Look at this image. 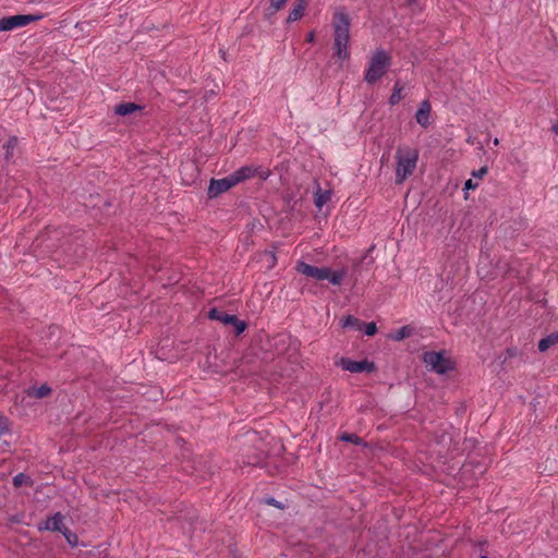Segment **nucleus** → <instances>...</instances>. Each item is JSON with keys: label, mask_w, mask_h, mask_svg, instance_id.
<instances>
[{"label": "nucleus", "mask_w": 558, "mask_h": 558, "mask_svg": "<svg viewBox=\"0 0 558 558\" xmlns=\"http://www.w3.org/2000/svg\"><path fill=\"white\" fill-rule=\"evenodd\" d=\"M295 270L299 274L308 278H313L317 281L327 280L332 286H340L348 274V269L345 267H342L340 269H331L329 267H316L303 260L296 262Z\"/></svg>", "instance_id": "1"}, {"label": "nucleus", "mask_w": 558, "mask_h": 558, "mask_svg": "<svg viewBox=\"0 0 558 558\" xmlns=\"http://www.w3.org/2000/svg\"><path fill=\"white\" fill-rule=\"evenodd\" d=\"M396 159V182L400 184L413 173L418 159V153L416 149L409 147L398 148Z\"/></svg>", "instance_id": "2"}, {"label": "nucleus", "mask_w": 558, "mask_h": 558, "mask_svg": "<svg viewBox=\"0 0 558 558\" xmlns=\"http://www.w3.org/2000/svg\"><path fill=\"white\" fill-rule=\"evenodd\" d=\"M391 65V57L383 49H377L369 59L368 66L365 71V81L374 84L380 80Z\"/></svg>", "instance_id": "3"}, {"label": "nucleus", "mask_w": 558, "mask_h": 558, "mask_svg": "<svg viewBox=\"0 0 558 558\" xmlns=\"http://www.w3.org/2000/svg\"><path fill=\"white\" fill-rule=\"evenodd\" d=\"M423 362L429 371L440 375L446 374L454 367L453 361L446 355L445 351H427L423 354Z\"/></svg>", "instance_id": "4"}, {"label": "nucleus", "mask_w": 558, "mask_h": 558, "mask_svg": "<svg viewBox=\"0 0 558 558\" xmlns=\"http://www.w3.org/2000/svg\"><path fill=\"white\" fill-rule=\"evenodd\" d=\"M350 16L343 10H338L333 13V41H350Z\"/></svg>", "instance_id": "5"}, {"label": "nucleus", "mask_w": 558, "mask_h": 558, "mask_svg": "<svg viewBox=\"0 0 558 558\" xmlns=\"http://www.w3.org/2000/svg\"><path fill=\"white\" fill-rule=\"evenodd\" d=\"M43 19L41 14H17L0 19V32L24 27Z\"/></svg>", "instance_id": "6"}, {"label": "nucleus", "mask_w": 558, "mask_h": 558, "mask_svg": "<svg viewBox=\"0 0 558 558\" xmlns=\"http://www.w3.org/2000/svg\"><path fill=\"white\" fill-rule=\"evenodd\" d=\"M231 178L235 185L242 183L251 178L258 177L262 180H266L269 177V172L262 167H256L253 165H246L234 172H232Z\"/></svg>", "instance_id": "7"}, {"label": "nucleus", "mask_w": 558, "mask_h": 558, "mask_svg": "<svg viewBox=\"0 0 558 558\" xmlns=\"http://www.w3.org/2000/svg\"><path fill=\"white\" fill-rule=\"evenodd\" d=\"M338 365L350 373H372L376 369L375 364L367 360L353 361L348 357H341Z\"/></svg>", "instance_id": "8"}, {"label": "nucleus", "mask_w": 558, "mask_h": 558, "mask_svg": "<svg viewBox=\"0 0 558 558\" xmlns=\"http://www.w3.org/2000/svg\"><path fill=\"white\" fill-rule=\"evenodd\" d=\"M233 186H235V184H234L231 175L229 174L228 177L222 178V179H218V180L211 179L207 193L210 198H215V197L219 196L220 194L229 191Z\"/></svg>", "instance_id": "9"}, {"label": "nucleus", "mask_w": 558, "mask_h": 558, "mask_svg": "<svg viewBox=\"0 0 558 558\" xmlns=\"http://www.w3.org/2000/svg\"><path fill=\"white\" fill-rule=\"evenodd\" d=\"M64 515L61 512H56L53 515L49 517L45 523L44 526H40V529H45L47 531L51 532H60L64 536H68L66 533L69 530L65 527L64 523ZM68 541H70L69 537H66Z\"/></svg>", "instance_id": "10"}, {"label": "nucleus", "mask_w": 558, "mask_h": 558, "mask_svg": "<svg viewBox=\"0 0 558 558\" xmlns=\"http://www.w3.org/2000/svg\"><path fill=\"white\" fill-rule=\"evenodd\" d=\"M429 114H430V104L428 100H424L418 110L416 111L415 119L416 122L422 128H427L429 125Z\"/></svg>", "instance_id": "11"}, {"label": "nucleus", "mask_w": 558, "mask_h": 558, "mask_svg": "<svg viewBox=\"0 0 558 558\" xmlns=\"http://www.w3.org/2000/svg\"><path fill=\"white\" fill-rule=\"evenodd\" d=\"M208 317L214 320H219L225 325H231V324H233V322L236 320L235 315L228 314L218 308H211L209 311Z\"/></svg>", "instance_id": "12"}, {"label": "nucleus", "mask_w": 558, "mask_h": 558, "mask_svg": "<svg viewBox=\"0 0 558 558\" xmlns=\"http://www.w3.org/2000/svg\"><path fill=\"white\" fill-rule=\"evenodd\" d=\"M306 2L305 0H296L293 9L289 12L288 22H295L303 16V12L305 10Z\"/></svg>", "instance_id": "13"}, {"label": "nucleus", "mask_w": 558, "mask_h": 558, "mask_svg": "<svg viewBox=\"0 0 558 558\" xmlns=\"http://www.w3.org/2000/svg\"><path fill=\"white\" fill-rule=\"evenodd\" d=\"M335 56L340 60H348L350 58L349 43L333 41Z\"/></svg>", "instance_id": "14"}, {"label": "nucleus", "mask_w": 558, "mask_h": 558, "mask_svg": "<svg viewBox=\"0 0 558 558\" xmlns=\"http://www.w3.org/2000/svg\"><path fill=\"white\" fill-rule=\"evenodd\" d=\"M487 173V167L483 166L477 171L473 172V178L469 179L465 182L464 189L465 190H475L478 185V180L483 178L484 174Z\"/></svg>", "instance_id": "15"}, {"label": "nucleus", "mask_w": 558, "mask_h": 558, "mask_svg": "<svg viewBox=\"0 0 558 558\" xmlns=\"http://www.w3.org/2000/svg\"><path fill=\"white\" fill-rule=\"evenodd\" d=\"M558 343V330L548 335L546 338H543L538 342V350L541 352L547 351L550 347Z\"/></svg>", "instance_id": "16"}, {"label": "nucleus", "mask_w": 558, "mask_h": 558, "mask_svg": "<svg viewBox=\"0 0 558 558\" xmlns=\"http://www.w3.org/2000/svg\"><path fill=\"white\" fill-rule=\"evenodd\" d=\"M140 109H141V107L133 102H123V104L116 106L114 112L119 116H128V114H131Z\"/></svg>", "instance_id": "17"}, {"label": "nucleus", "mask_w": 558, "mask_h": 558, "mask_svg": "<svg viewBox=\"0 0 558 558\" xmlns=\"http://www.w3.org/2000/svg\"><path fill=\"white\" fill-rule=\"evenodd\" d=\"M341 324H342L343 328H353L356 330H362L363 326H364V322H362L361 319H359L352 315H348V316L343 317L341 320Z\"/></svg>", "instance_id": "18"}, {"label": "nucleus", "mask_w": 558, "mask_h": 558, "mask_svg": "<svg viewBox=\"0 0 558 558\" xmlns=\"http://www.w3.org/2000/svg\"><path fill=\"white\" fill-rule=\"evenodd\" d=\"M50 392H51V388L47 384H44L40 387L32 388L28 391V396L35 397L37 399H43V398L48 397L50 395Z\"/></svg>", "instance_id": "19"}, {"label": "nucleus", "mask_w": 558, "mask_h": 558, "mask_svg": "<svg viewBox=\"0 0 558 558\" xmlns=\"http://www.w3.org/2000/svg\"><path fill=\"white\" fill-rule=\"evenodd\" d=\"M331 193L329 191H322V189H318L315 193V206L317 208H322L327 202L330 201Z\"/></svg>", "instance_id": "20"}, {"label": "nucleus", "mask_w": 558, "mask_h": 558, "mask_svg": "<svg viewBox=\"0 0 558 558\" xmlns=\"http://www.w3.org/2000/svg\"><path fill=\"white\" fill-rule=\"evenodd\" d=\"M413 329L410 326H403L398 329L396 332L390 335V338L395 341H401L405 338H409L412 335Z\"/></svg>", "instance_id": "21"}, {"label": "nucleus", "mask_w": 558, "mask_h": 558, "mask_svg": "<svg viewBox=\"0 0 558 558\" xmlns=\"http://www.w3.org/2000/svg\"><path fill=\"white\" fill-rule=\"evenodd\" d=\"M13 485L15 487H21L23 485L32 486L33 485V481H32V478L28 475H26L24 473H19V474H16L13 477Z\"/></svg>", "instance_id": "22"}, {"label": "nucleus", "mask_w": 558, "mask_h": 558, "mask_svg": "<svg viewBox=\"0 0 558 558\" xmlns=\"http://www.w3.org/2000/svg\"><path fill=\"white\" fill-rule=\"evenodd\" d=\"M17 145V138L11 137L7 141V143L3 145V148L5 149V158L9 159L13 156V151Z\"/></svg>", "instance_id": "23"}, {"label": "nucleus", "mask_w": 558, "mask_h": 558, "mask_svg": "<svg viewBox=\"0 0 558 558\" xmlns=\"http://www.w3.org/2000/svg\"><path fill=\"white\" fill-rule=\"evenodd\" d=\"M287 0H270L269 8L267 9V15H272L283 8Z\"/></svg>", "instance_id": "24"}, {"label": "nucleus", "mask_w": 558, "mask_h": 558, "mask_svg": "<svg viewBox=\"0 0 558 558\" xmlns=\"http://www.w3.org/2000/svg\"><path fill=\"white\" fill-rule=\"evenodd\" d=\"M401 92H402V87L399 85V83H396L395 86H393V92L389 98V104L390 105H397L402 96H401Z\"/></svg>", "instance_id": "25"}, {"label": "nucleus", "mask_w": 558, "mask_h": 558, "mask_svg": "<svg viewBox=\"0 0 558 558\" xmlns=\"http://www.w3.org/2000/svg\"><path fill=\"white\" fill-rule=\"evenodd\" d=\"M364 332L367 335V336H374L376 332H377V326L374 322L372 323H364Z\"/></svg>", "instance_id": "26"}, {"label": "nucleus", "mask_w": 558, "mask_h": 558, "mask_svg": "<svg viewBox=\"0 0 558 558\" xmlns=\"http://www.w3.org/2000/svg\"><path fill=\"white\" fill-rule=\"evenodd\" d=\"M235 328V333L241 335L246 329V324L240 319L236 318L235 322L232 324Z\"/></svg>", "instance_id": "27"}, {"label": "nucleus", "mask_w": 558, "mask_h": 558, "mask_svg": "<svg viewBox=\"0 0 558 558\" xmlns=\"http://www.w3.org/2000/svg\"><path fill=\"white\" fill-rule=\"evenodd\" d=\"M342 440L350 441L353 444H360L361 438L354 434H345L341 437Z\"/></svg>", "instance_id": "28"}, {"label": "nucleus", "mask_w": 558, "mask_h": 558, "mask_svg": "<svg viewBox=\"0 0 558 558\" xmlns=\"http://www.w3.org/2000/svg\"><path fill=\"white\" fill-rule=\"evenodd\" d=\"M9 430L8 420L0 414V434H4Z\"/></svg>", "instance_id": "29"}, {"label": "nucleus", "mask_w": 558, "mask_h": 558, "mask_svg": "<svg viewBox=\"0 0 558 558\" xmlns=\"http://www.w3.org/2000/svg\"><path fill=\"white\" fill-rule=\"evenodd\" d=\"M315 40V33L314 32H310L307 35H306V41L307 43H314Z\"/></svg>", "instance_id": "30"}, {"label": "nucleus", "mask_w": 558, "mask_h": 558, "mask_svg": "<svg viewBox=\"0 0 558 558\" xmlns=\"http://www.w3.org/2000/svg\"><path fill=\"white\" fill-rule=\"evenodd\" d=\"M267 502L269 505L275 506V507H279V502L277 500H275L274 498L268 499Z\"/></svg>", "instance_id": "31"}, {"label": "nucleus", "mask_w": 558, "mask_h": 558, "mask_svg": "<svg viewBox=\"0 0 558 558\" xmlns=\"http://www.w3.org/2000/svg\"><path fill=\"white\" fill-rule=\"evenodd\" d=\"M484 270H485V269H484V267H481V266H480V268H478V275H481V276H485V275H484Z\"/></svg>", "instance_id": "32"}, {"label": "nucleus", "mask_w": 558, "mask_h": 558, "mask_svg": "<svg viewBox=\"0 0 558 558\" xmlns=\"http://www.w3.org/2000/svg\"><path fill=\"white\" fill-rule=\"evenodd\" d=\"M553 130L558 135V124L554 125Z\"/></svg>", "instance_id": "33"}, {"label": "nucleus", "mask_w": 558, "mask_h": 558, "mask_svg": "<svg viewBox=\"0 0 558 558\" xmlns=\"http://www.w3.org/2000/svg\"><path fill=\"white\" fill-rule=\"evenodd\" d=\"M482 558H488L487 556H482Z\"/></svg>", "instance_id": "34"}]
</instances>
